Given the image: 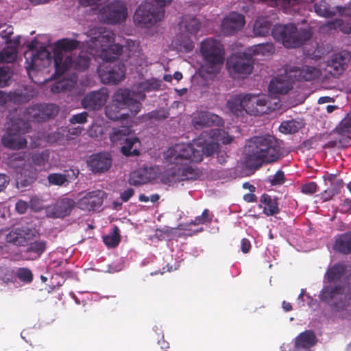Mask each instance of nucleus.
Returning a JSON list of instances; mask_svg holds the SVG:
<instances>
[{
  "label": "nucleus",
  "instance_id": "obj_1",
  "mask_svg": "<svg viewBox=\"0 0 351 351\" xmlns=\"http://www.w3.org/2000/svg\"><path fill=\"white\" fill-rule=\"evenodd\" d=\"M245 161L252 167L269 164L283 156L282 148L273 135L254 136L249 139L244 149Z\"/></svg>",
  "mask_w": 351,
  "mask_h": 351
},
{
  "label": "nucleus",
  "instance_id": "obj_2",
  "mask_svg": "<svg viewBox=\"0 0 351 351\" xmlns=\"http://www.w3.org/2000/svg\"><path fill=\"white\" fill-rule=\"evenodd\" d=\"M274 38L282 43L288 49L298 48L313 36V32L310 28L298 29L293 23L286 25H277L271 31Z\"/></svg>",
  "mask_w": 351,
  "mask_h": 351
},
{
  "label": "nucleus",
  "instance_id": "obj_3",
  "mask_svg": "<svg viewBox=\"0 0 351 351\" xmlns=\"http://www.w3.org/2000/svg\"><path fill=\"white\" fill-rule=\"evenodd\" d=\"M167 2L171 1H143L133 16L135 25L149 29L161 21L165 18Z\"/></svg>",
  "mask_w": 351,
  "mask_h": 351
},
{
  "label": "nucleus",
  "instance_id": "obj_4",
  "mask_svg": "<svg viewBox=\"0 0 351 351\" xmlns=\"http://www.w3.org/2000/svg\"><path fill=\"white\" fill-rule=\"evenodd\" d=\"M82 6H92L93 14H97L100 21L108 24H119L128 17V8L123 1H111L98 8L97 1H80Z\"/></svg>",
  "mask_w": 351,
  "mask_h": 351
},
{
  "label": "nucleus",
  "instance_id": "obj_5",
  "mask_svg": "<svg viewBox=\"0 0 351 351\" xmlns=\"http://www.w3.org/2000/svg\"><path fill=\"white\" fill-rule=\"evenodd\" d=\"M200 52L205 71L208 74L218 72L224 60V51L221 43L215 39L206 38L201 43Z\"/></svg>",
  "mask_w": 351,
  "mask_h": 351
},
{
  "label": "nucleus",
  "instance_id": "obj_6",
  "mask_svg": "<svg viewBox=\"0 0 351 351\" xmlns=\"http://www.w3.org/2000/svg\"><path fill=\"white\" fill-rule=\"evenodd\" d=\"M80 42L71 38H62L57 40L53 49V62L55 66L54 75L59 77L69 69L72 62L71 56H64V52H70L76 49Z\"/></svg>",
  "mask_w": 351,
  "mask_h": 351
},
{
  "label": "nucleus",
  "instance_id": "obj_7",
  "mask_svg": "<svg viewBox=\"0 0 351 351\" xmlns=\"http://www.w3.org/2000/svg\"><path fill=\"white\" fill-rule=\"evenodd\" d=\"M195 143H178L169 147L165 153V158L169 163L199 162L202 160V153L195 148Z\"/></svg>",
  "mask_w": 351,
  "mask_h": 351
},
{
  "label": "nucleus",
  "instance_id": "obj_8",
  "mask_svg": "<svg viewBox=\"0 0 351 351\" xmlns=\"http://www.w3.org/2000/svg\"><path fill=\"white\" fill-rule=\"evenodd\" d=\"M345 289L346 286L342 284L326 285L322 288L319 298L321 301L329 303L333 299L340 296L339 300L331 305L335 311L340 312L350 305L351 293H346Z\"/></svg>",
  "mask_w": 351,
  "mask_h": 351
},
{
  "label": "nucleus",
  "instance_id": "obj_9",
  "mask_svg": "<svg viewBox=\"0 0 351 351\" xmlns=\"http://www.w3.org/2000/svg\"><path fill=\"white\" fill-rule=\"evenodd\" d=\"M244 104L246 113L254 116L269 114L279 108L278 103L273 106L269 97L265 95L246 94L244 95Z\"/></svg>",
  "mask_w": 351,
  "mask_h": 351
},
{
  "label": "nucleus",
  "instance_id": "obj_10",
  "mask_svg": "<svg viewBox=\"0 0 351 351\" xmlns=\"http://www.w3.org/2000/svg\"><path fill=\"white\" fill-rule=\"evenodd\" d=\"M226 66L231 75H248L254 69V59L247 51L238 52L228 58Z\"/></svg>",
  "mask_w": 351,
  "mask_h": 351
},
{
  "label": "nucleus",
  "instance_id": "obj_11",
  "mask_svg": "<svg viewBox=\"0 0 351 351\" xmlns=\"http://www.w3.org/2000/svg\"><path fill=\"white\" fill-rule=\"evenodd\" d=\"M28 48L30 51L25 52L24 56L27 64L25 67L29 75L30 71H38L49 65L51 61V54L47 50L43 48L34 51L35 46L33 42L28 45Z\"/></svg>",
  "mask_w": 351,
  "mask_h": 351
},
{
  "label": "nucleus",
  "instance_id": "obj_12",
  "mask_svg": "<svg viewBox=\"0 0 351 351\" xmlns=\"http://www.w3.org/2000/svg\"><path fill=\"white\" fill-rule=\"evenodd\" d=\"M58 112L59 108L55 104H36L26 108L23 115L32 121L43 122L54 118Z\"/></svg>",
  "mask_w": 351,
  "mask_h": 351
},
{
  "label": "nucleus",
  "instance_id": "obj_13",
  "mask_svg": "<svg viewBox=\"0 0 351 351\" xmlns=\"http://www.w3.org/2000/svg\"><path fill=\"white\" fill-rule=\"evenodd\" d=\"M98 73L104 84H117L123 80L125 67L122 64H102L98 67Z\"/></svg>",
  "mask_w": 351,
  "mask_h": 351
},
{
  "label": "nucleus",
  "instance_id": "obj_14",
  "mask_svg": "<svg viewBox=\"0 0 351 351\" xmlns=\"http://www.w3.org/2000/svg\"><path fill=\"white\" fill-rule=\"evenodd\" d=\"M134 96V93L128 88H119L114 94L112 101L123 108H129L134 116L141 111L142 104Z\"/></svg>",
  "mask_w": 351,
  "mask_h": 351
},
{
  "label": "nucleus",
  "instance_id": "obj_15",
  "mask_svg": "<svg viewBox=\"0 0 351 351\" xmlns=\"http://www.w3.org/2000/svg\"><path fill=\"white\" fill-rule=\"evenodd\" d=\"M106 197V193L103 190L90 191L77 201V206L82 210H96L102 206Z\"/></svg>",
  "mask_w": 351,
  "mask_h": 351
},
{
  "label": "nucleus",
  "instance_id": "obj_16",
  "mask_svg": "<svg viewBox=\"0 0 351 351\" xmlns=\"http://www.w3.org/2000/svg\"><path fill=\"white\" fill-rule=\"evenodd\" d=\"M108 99V92L107 88H101L98 90L86 94L82 99V105L85 109L97 110L106 104Z\"/></svg>",
  "mask_w": 351,
  "mask_h": 351
},
{
  "label": "nucleus",
  "instance_id": "obj_17",
  "mask_svg": "<svg viewBox=\"0 0 351 351\" xmlns=\"http://www.w3.org/2000/svg\"><path fill=\"white\" fill-rule=\"evenodd\" d=\"M1 141L4 147L13 150L24 149L27 144V139L21 134V129L15 128V124H12V128L2 136Z\"/></svg>",
  "mask_w": 351,
  "mask_h": 351
},
{
  "label": "nucleus",
  "instance_id": "obj_18",
  "mask_svg": "<svg viewBox=\"0 0 351 351\" xmlns=\"http://www.w3.org/2000/svg\"><path fill=\"white\" fill-rule=\"evenodd\" d=\"M289 77L297 81H312L319 77L320 71L316 67L308 65L291 66L286 69Z\"/></svg>",
  "mask_w": 351,
  "mask_h": 351
},
{
  "label": "nucleus",
  "instance_id": "obj_19",
  "mask_svg": "<svg viewBox=\"0 0 351 351\" xmlns=\"http://www.w3.org/2000/svg\"><path fill=\"white\" fill-rule=\"evenodd\" d=\"M245 23V17L243 14L232 12L222 21L221 31L226 36H231L240 31Z\"/></svg>",
  "mask_w": 351,
  "mask_h": 351
},
{
  "label": "nucleus",
  "instance_id": "obj_20",
  "mask_svg": "<svg viewBox=\"0 0 351 351\" xmlns=\"http://www.w3.org/2000/svg\"><path fill=\"white\" fill-rule=\"evenodd\" d=\"M90 170L95 173H102L109 170L112 158L108 152H99L90 155L87 160Z\"/></svg>",
  "mask_w": 351,
  "mask_h": 351
},
{
  "label": "nucleus",
  "instance_id": "obj_21",
  "mask_svg": "<svg viewBox=\"0 0 351 351\" xmlns=\"http://www.w3.org/2000/svg\"><path fill=\"white\" fill-rule=\"evenodd\" d=\"M351 55L348 51H341L332 54L327 63L328 71L332 76H339L346 69L347 63L350 61Z\"/></svg>",
  "mask_w": 351,
  "mask_h": 351
},
{
  "label": "nucleus",
  "instance_id": "obj_22",
  "mask_svg": "<svg viewBox=\"0 0 351 351\" xmlns=\"http://www.w3.org/2000/svg\"><path fill=\"white\" fill-rule=\"evenodd\" d=\"M192 124L195 129L203 127L220 126L223 124L221 117L208 111H201L193 117Z\"/></svg>",
  "mask_w": 351,
  "mask_h": 351
},
{
  "label": "nucleus",
  "instance_id": "obj_23",
  "mask_svg": "<svg viewBox=\"0 0 351 351\" xmlns=\"http://www.w3.org/2000/svg\"><path fill=\"white\" fill-rule=\"evenodd\" d=\"M317 337L313 330H307L301 332L295 339V351H311V348L317 343Z\"/></svg>",
  "mask_w": 351,
  "mask_h": 351
},
{
  "label": "nucleus",
  "instance_id": "obj_24",
  "mask_svg": "<svg viewBox=\"0 0 351 351\" xmlns=\"http://www.w3.org/2000/svg\"><path fill=\"white\" fill-rule=\"evenodd\" d=\"M32 231L26 226L14 228L6 235V241L16 245H24L32 237Z\"/></svg>",
  "mask_w": 351,
  "mask_h": 351
},
{
  "label": "nucleus",
  "instance_id": "obj_25",
  "mask_svg": "<svg viewBox=\"0 0 351 351\" xmlns=\"http://www.w3.org/2000/svg\"><path fill=\"white\" fill-rule=\"evenodd\" d=\"M290 80L287 73L285 75H278L271 80L268 86L269 91L273 94H287L292 88Z\"/></svg>",
  "mask_w": 351,
  "mask_h": 351
},
{
  "label": "nucleus",
  "instance_id": "obj_26",
  "mask_svg": "<svg viewBox=\"0 0 351 351\" xmlns=\"http://www.w3.org/2000/svg\"><path fill=\"white\" fill-rule=\"evenodd\" d=\"M75 204L72 199L62 198L51 208L49 213L54 218H62L71 213Z\"/></svg>",
  "mask_w": 351,
  "mask_h": 351
},
{
  "label": "nucleus",
  "instance_id": "obj_27",
  "mask_svg": "<svg viewBox=\"0 0 351 351\" xmlns=\"http://www.w3.org/2000/svg\"><path fill=\"white\" fill-rule=\"evenodd\" d=\"M195 144L200 147L198 151L201 152L202 158L203 155L211 156L219 148V143L217 140L209 136H202V133L200 137L195 141Z\"/></svg>",
  "mask_w": 351,
  "mask_h": 351
},
{
  "label": "nucleus",
  "instance_id": "obj_28",
  "mask_svg": "<svg viewBox=\"0 0 351 351\" xmlns=\"http://www.w3.org/2000/svg\"><path fill=\"white\" fill-rule=\"evenodd\" d=\"M152 169L147 167H141L132 171L129 177L128 182L130 185L138 186L146 184L152 178Z\"/></svg>",
  "mask_w": 351,
  "mask_h": 351
},
{
  "label": "nucleus",
  "instance_id": "obj_29",
  "mask_svg": "<svg viewBox=\"0 0 351 351\" xmlns=\"http://www.w3.org/2000/svg\"><path fill=\"white\" fill-rule=\"evenodd\" d=\"M260 203L258 208H263V213L267 216H273L280 213L276 197L272 198L269 195L264 193L260 197Z\"/></svg>",
  "mask_w": 351,
  "mask_h": 351
},
{
  "label": "nucleus",
  "instance_id": "obj_30",
  "mask_svg": "<svg viewBox=\"0 0 351 351\" xmlns=\"http://www.w3.org/2000/svg\"><path fill=\"white\" fill-rule=\"evenodd\" d=\"M140 146L141 141L138 137H125L121 147V152L127 157L137 156L140 155Z\"/></svg>",
  "mask_w": 351,
  "mask_h": 351
},
{
  "label": "nucleus",
  "instance_id": "obj_31",
  "mask_svg": "<svg viewBox=\"0 0 351 351\" xmlns=\"http://www.w3.org/2000/svg\"><path fill=\"white\" fill-rule=\"evenodd\" d=\"M37 92L31 86H26L23 90L10 93V101L21 104L29 101L36 97Z\"/></svg>",
  "mask_w": 351,
  "mask_h": 351
},
{
  "label": "nucleus",
  "instance_id": "obj_32",
  "mask_svg": "<svg viewBox=\"0 0 351 351\" xmlns=\"http://www.w3.org/2000/svg\"><path fill=\"white\" fill-rule=\"evenodd\" d=\"M178 26L180 31L193 35L195 34L199 31L201 23L195 16L185 15L182 16Z\"/></svg>",
  "mask_w": 351,
  "mask_h": 351
},
{
  "label": "nucleus",
  "instance_id": "obj_33",
  "mask_svg": "<svg viewBox=\"0 0 351 351\" xmlns=\"http://www.w3.org/2000/svg\"><path fill=\"white\" fill-rule=\"evenodd\" d=\"M333 249L342 254H351V232L339 234L335 239Z\"/></svg>",
  "mask_w": 351,
  "mask_h": 351
},
{
  "label": "nucleus",
  "instance_id": "obj_34",
  "mask_svg": "<svg viewBox=\"0 0 351 351\" xmlns=\"http://www.w3.org/2000/svg\"><path fill=\"white\" fill-rule=\"evenodd\" d=\"M123 47L119 44L110 45L106 48H101L100 57L102 58L103 64H108L117 60L121 53Z\"/></svg>",
  "mask_w": 351,
  "mask_h": 351
},
{
  "label": "nucleus",
  "instance_id": "obj_35",
  "mask_svg": "<svg viewBox=\"0 0 351 351\" xmlns=\"http://www.w3.org/2000/svg\"><path fill=\"white\" fill-rule=\"evenodd\" d=\"M99 33L97 36L93 38V43L97 47L103 48L112 45V43L114 41V34L112 31L100 27Z\"/></svg>",
  "mask_w": 351,
  "mask_h": 351
},
{
  "label": "nucleus",
  "instance_id": "obj_36",
  "mask_svg": "<svg viewBox=\"0 0 351 351\" xmlns=\"http://www.w3.org/2000/svg\"><path fill=\"white\" fill-rule=\"evenodd\" d=\"M346 266L343 263H339L335 264L326 273L327 281L330 283L339 281L346 274Z\"/></svg>",
  "mask_w": 351,
  "mask_h": 351
},
{
  "label": "nucleus",
  "instance_id": "obj_37",
  "mask_svg": "<svg viewBox=\"0 0 351 351\" xmlns=\"http://www.w3.org/2000/svg\"><path fill=\"white\" fill-rule=\"evenodd\" d=\"M173 164V166L168 168L164 173L163 179L166 182L173 183L183 181L181 163Z\"/></svg>",
  "mask_w": 351,
  "mask_h": 351
},
{
  "label": "nucleus",
  "instance_id": "obj_38",
  "mask_svg": "<svg viewBox=\"0 0 351 351\" xmlns=\"http://www.w3.org/2000/svg\"><path fill=\"white\" fill-rule=\"evenodd\" d=\"M271 23L266 18H258L253 26V32L256 36H266L271 29Z\"/></svg>",
  "mask_w": 351,
  "mask_h": 351
},
{
  "label": "nucleus",
  "instance_id": "obj_39",
  "mask_svg": "<svg viewBox=\"0 0 351 351\" xmlns=\"http://www.w3.org/2000/svg\"><path fill=\"white\" fill-rule=\"evenodd\" d=\"M202 136H209L213 138L219 143H222L223 145H228L233 141V137L230 136L228 132H226L221 129H210L208 131L202 132Z\"/></svg>",
  "mask_w": 351,
  "mask_h": 351
},
{
  "label": "nucleus",
  "instance_id": "obj_40",
  "mask_svg": "<svg viewBox=\"0 0 351 351\" xmlns=\"http://www.w3.org/2000/svg\"><path fill=\"white\" fill-rule=\"evenodd\" d=\"M51 154V151L49 149L41 152H35L30 154V159L35 166L44 167L49 164Z\"/></svg>",
  "mask_w": 351,
  "mask_h": 351
},
{
  "label": "nucleus",
  "instance_id": "obj_41",
  "mask_svg": "<svg viewBox=\"0 0 351 351\" xmlns=\"http://www.w3.org/2000/svg\"><path fill=\"white\" fill-rule=\"evenodd\" d=\"M227 106L230 111L237 117L241 115L245 111V104H244V95L235 96L228 100Z\"/></svg>",
  "mask_w": 351,
  "mask_h": 351
},
{
  "label": "nucleus",
  "instance_id": "obj_42",
  "mask_svg": "<svg viewBox=\"0 0 351 351\" xmlns=\"http://www.w3.org/2000/svg\"><path fill=\"white\" fill-rule=\"evenodd\" d=\"M339 6L331 7L328 1H318L315 4V11L320 16L332 17L339 12Z\"/></svg>",
  "mask_w": 351,
  "mask_h": 351
},
{
  "label": "nucleus",
  "instance_id": "obj_43",
  "mask_svg": "<svg viewBox=\"0 0 351 351\" xmlns=\"http://www.w3.org/2000/svg\"><path fill=\"white\" fill-rule=\"evenodd\" d=\"M90 63V56L86 52L82 51L75 60L72 59V62L69 69L73 67L76 71H84L88 69Z\"/></svg>",
  "mask_w": 351,
  "mask_h": 351
},
{
  "label": "nucleus",
  "instance_id": "obj_44",
  "mask_svg": "<svg viewBox=\"0 0 351 351\" xmlns=\"http://www.w3.org/2000/svg\"><path fill=\"white\" fill-rule=\"evenodd\" d=\"M274 51V45L271 43H261L255 45L247 49L248 53H250L252 57L256 55H269Z\"/></svg>",
  "mask_w": 351,
  "mask_h": 351
},
{
  "label": "nucleus",
  "instance_id": "obj_45",
  "mask_svg": "<svg viewBox=\"0 0 351 351\" xmlns=\"http://www.w3.org/2000/svg\"><path fill=\"white\" fill-rule=\"evenodd\" d=\"M303 127L301 121L294 119L283 121L280 125V131L284 134H295Z\"/></svg>",
  "mask_w": 351,
  "mask_h": 351
},
{
  "label": "nucleus",
  "instance_id": "obj_46",
  "mask_svg": "<svg viewBox=\"0 0 351 351\" xmlns=\"http://www.w3.org/2000/svg\"><path fill=\"white\" fill-rule=\"evenodd\" d=\"M182 174L184 180H197L201 175V172L196 167H193L188 162L181 163Z\"/></svg>",
  "mask_w": 351,
  "mask_h": 351
},
{
  "label": "nucleus",
  "instance_id": "obj_47",
  "mask_svg": "<svg viewBox=\"0 0 351 351\" xmlns=\"http://www.w3.org/2000/svg\"><path fill=\"white\" fill-rule=\"evenodd\" d=\"M122 108L121 106L112 101V104L106 106L105 108L106 116L112 121L124 119L125 114L121 112V109Z\"/></svg>",
  "mask_w": 351,
  "mask_h": 351
},
{
  "label": "nucleus",
  "instance_id": "obj_48",
  "mask_svg": "<svg viewBox=\"0 0 351 351\" xmlns=\"http://www.w3.org/2000/svg\"><path fill=\"white\" fill-rule=\"evenodd\" d=\"M131 132V128L129 126L121 125L113 128L110 134V139L113 143L121 141L123 137L129 135Z\"/></svg>",
  "mask_w": 351,
  "mask_h": 351
},
{
  "label": "nucleus",
  "instance_id": "obj_49",
  "mask_svg": "<svg viewBox=\"0 0 351 351\" xmlns=\"http://www.w3.org/2000/svg\"><path fill=\"white\" fill-rule=\"evenodd\" d=\"M119 229L117 226H114L110 234L104 236L103 241L108 247H115L120 243Z\"/></svg>",
  "mask_w": 351,
  "mask_h": 351
},
{
  "label": "nucleus",
  "instance_id": "obj_50",
  "mask_svg": "<svg viewBox=\"0 0 351 351\" xmlns=\"http://www.w3.org/2000/svg\"><path fill=\"white\" fill-rule=\"evenodd\" d=\"M327 25L330 29H339L344 34H351V21L350 23H345L342 19H336L333 21H328Z\"/></svg>",
  "mask_w": 351,
  "mask_h": 351
},
{
  "label": "nucleus",
  "instance_id": "obj_51",
  "mask_svg": "<svg viewBox=\"0 0 351 351\" xmlns=\"http://www.w3.org/2000/svg\"><path fill=\"white\" fill-rule=\"evenodd\" d=\"M46 242L45 241L38 240L30 243L26 252L35 254L36 257H39L46 250Z\"/></svg>",
  "mask_w": 351,
  "mask_h": 351
},
{
  "label": "nucleus",
  "instance_id": "obj_52",
  "mask_svg": "<svg viewBox=\"0 0 351 351\" xmlns=\"http://www.w3.org/2000/svg\"><path fill=\"white\" fill-rule=\"evenodd\" d=\"M47 181L51 185L54 186H63L68 183V176L66 174L60 173H51L47 177Z\"/></svg>",
  "mask_w": 351,
  "mask_h": 351
},
{
  "label": "nucleus",
  "instance_id": "obj_53",
  "mask_svg": "<svg viewBox=\"0 0 351 351\" xmlns=\"http://www.w3.org/2000/svg\"><path fill=\"white\" fill-rule=\"evenodd\" d=\"M339 134H351V113L348 114L335 128Z\"/></svg>",
  "mask_w": 351,
  "mask_h": 351
},
{
  "label": "nucleus",
  "instance_id": "obj_54",
  "mask_svg": "<svg viewBox=\"0 0 351 351\" xmlns=\"http://www.w3.org/2000/svg\"><path fill=\"white\" fill-rule=\"evenodd\" d=\"M330 186L325 191V193L328 195V199L335 195L340 193L341 189L343 187L344 182L342 179L338 178L332 183L330 184Z\"/></svg>",
  "mask_w": 351,
  "mask_h": 351
},
{
  "label": "nucleus",
  "instance_id": "obj_55",
  "mask_svg": "<svg viewBox=\"0 0 351 351\" xmlns=\"http://www.w3.org/2000/svg\"><path fill=\"white\" fill-rule=\"evenodd\" d=\"M178 49L183 53H189L193 51L194 48L193 41L189 37L184 36L181 40H178V43H176Z\"/></svg>",
  "mask_w": 351,
  "mask_h": 351
},
{
  "label": "nucleus",
  "instance_id": "obj_56",
  "mask_svg": "<svg viewBox=\"0 0 351 351\" xmlns=\"http://www.w3.org/2000/svg\"><path fill=\"white\" fill-rule=\"evenodd\" d=\"M160 86V81L156 79H152L142 82L139 85V88L145 92H149L159 90Z\"/></svg>",
  "mask_w": 351,
  "mask_h": 351
},
{
  "label": "nucleus",
  "instance_id": "obj_57",
  "mask_svg": "<svg viewBox=\"0 0 351 351\" xmlns=\"http://www.w3.org/2000/svg\"><path fill=\"white\" fill-rule=\"evenodd\" d=\"M12 76V71L9 66L0 67V87L8 86L9 80Z\"/></svg>",
  "mask_w": 351,
  "mask_h": 351
},
{
  "label": "nucleus",
  "instance_id": "obj_58",
  "mask_svg": "<svg viewBox=\"0 0 351 351\" xmlns=\"http://www.w3.org/2000/svg\"><path fill=\"white\" fill-rule=\"evenodd\" d=\"M15 51L11 48H4L0 51V64L14 62Z\"/></svg>",
  "mask_w": 351,
  "mask_h": 351
},
{
  "label": "nucleus",
  "instance_id": "obj_59",
  "mask_svg": "<svg viewBox=\"0 0 351 351\" xmlns=\"http://www.w3.org/2000/svg\"><path fill=\"white\" fill-rule=\"evenodd\" d=\"M16 277L24 282L29 283L33 280V274L32 271L25 267L19 268L16 274Z\"/></svg>",
  "mask_w": 351,
  "mask_h": 351
},
{
  "label": "nucleus",
  "instance_id": "obj_60",
  "mask_svg": "<svg viewBox=\"0 0 351 351\" xmlns=\"http://www.w3.org/2000/svg\"><path fill=\"white\" fill-rule=\"evenodd\" d=\"M71 86L69 85V81L62 79L52 84L51 90L53 93H59L71 89Z\"/></svg>",
  "mask_w": 351,
  "mask_h": 351
},
{
  "label": "nucleus",
  "instance_id": "obj_61",
  "mask_svg": "<svg viewBox=\"0 0 351 351\" xmlns=\"http://www.w3.org/2000/svg\"><path fill=\"white\" fill-rule=\"evenodd\" d=\"M317 185L314 182H308L301 186V192L307 195L314 194L317 191Z\"/></svg>",
  "mask_w": 351,
  "mask_h": 351
},
{
  "label": "nucleus",
  "instance_id": "obj_62",
  "mask_svg": "<svg viewBox=\"0 0 351 351\" xmlns=\"http://www.w3.org/2000/svg\"><path fill=\"white\" fill-rule=\"evenodd\" d=\"M88 113L82 112L73 115L70 119V122L73 124L75 123H84L87 121Z\"/></svg>",
  "mask_w": 351,
  "mask_h": 351
},
{
  "label": "nucleus",
  "instance_id": "obj_63",
  "mask_svg": "<svg viewBox=\"0 0 351 351\" xmlns=\"http://www.w3.org/2000/svg\"><path fill=\"white\" fill-rule=\"evenodd\" d=\"M285 181V173L282 171H278L274 176L271 180V184L273 186L282 184Z\"/></svg>",
  "mask_w": 351,
  "mask_h": 351
},
{
  "label": "nucleus",
  "instance_id": "obj_64",
  "mask_svg": "<svg viewBox=\"0 0 351 351\" xmlns=\"http://www.w3.org/2000/svg\"><path fill=\"white\" fill-rule=\"evenodd\" d=\"M64 138V134L59 130L48 134L47 141L50 143H58L61 141Z\"/></svg>",
  "mask_w": 351,
  "mask_h": 351
}]
</instances>
